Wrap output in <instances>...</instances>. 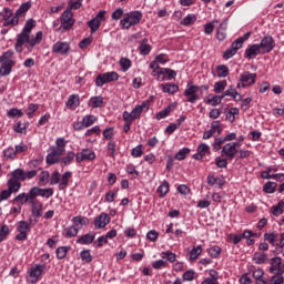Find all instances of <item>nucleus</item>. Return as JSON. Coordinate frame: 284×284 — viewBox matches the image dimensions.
Returning a JSON list of instances; mask_svg holds the SVG:
<instances>
[{"label":"nucleus","mask_w":284,"mask_h":284,"mask_svg":"<svg viewBox=\"0 0 284 284\" xmlns=\"http://www.w3.org/2000/svg\"><path fill=\"white\" fill-rule=\"evenodd\" d=\"M141 19H143V13H141V11H131L124 14L120 24L124 30H130L132 26H139V23H141Z\"/></svg>","instance_id":"f257e3e1"},{"label":"nucleus","mask_w":284,"mask_h":284,"mask_svg":"<svg viewBox=\"0 0 284 284\" xmlns=\"http://www.w3.org/2000/svg\"><path fill=\"white\" fill-rule=\"evenodd\" d=\"M199 92H201V87L189 82L184 90V97H186L189 103H196L203 97V93L199 94Z\"/></svg>","instance_id":"f03ea898"},{"label":"nucleus","mask_w":284,"mask_h":284,"mask_svg":"<svg viewBox=\"0 0 284 284\" xmlns=\"http://www.w3.org/2000/svg\"><path fill=\"white\" fill-rule=\"evenodd\" d=\"M0 21H3V27L8 28V26H19V17L17 13L12 17V9L4 8L0 12Z\"/></svg>","instance_id":"7ed1b4c3"},{"label":"nucleus","mask_w":284,"mask_h":284,"mask_svg":"<svg viewBox=\"0 0 284 284\" xmlns=\"http://www.w3.org/2000/svg\"><path fill=\"white\" fill-rule=\"evenodd\" d=\"M112 81H119V73L116 71L99 74L95 79V85L97 88H103L105 83H112Z\"/></svg>","instance_id":"20e7f679"},{"label":"nucleus","mask_w":284,"mask_h":284,"mask_svg":"<svg viewBox=\"0 0 284 284\" xmlns=\"http://www.w3.org/2000/svg\"><path fill=\"white\" fill-rule=\"evenodd\" d=\"M103 21H105V11H99V13L88 22L92 34L99 31V28H101V23H103Z\"/></svg>","instance_id":"39448f33"},{"label":"nucleus","mask_w":284,"mask_h":284,"mask_svg":"<svg viewBox=\"0 0 284 284\" xmlns=\"http://www.w3.org/2000/svg\"><path fill=\"white\" fill-rule=\"evenodd\" d=\"M274 38H272V36H265L258 44L261 54H267L272 52L274 50Z\"/></svg>","instance_id":"423d86ee"},{"label":"nucleus","mask_w":284,"mask_h":284,"mask_svg":"<svg viewBox=\"0 0 284 284\" xmlns=\"http://www.w3.org/2000/svg\"><path fill=\"white\" fill-rule=\"evenodd\" d=\"M141 114H143L141 106L135 105L131 112L124 111L122 118L126 123H132L136 119H141Z\"/></svg>","instance_id":"0eeeda50"},{"label":"nucleus","mask_w":284,"mask_h":284,"mask_svg":"<svg viewBox=\"0 0 284 284\" xmlns=\"http://www.w3.org/2000/svg\"><path fill=\"white\" fill-rule=\"evenodd\" d=\"M72 17H74V14L70 9L63 11L61 17L62 30H70V28L74 26V19H72Z\"/></svg>","instance_id":"6e6552de"},{"label":"nucleus","mask_w":284,"mask_h":284,"mask_svg":"<svg viewBox=\"0 0 284 284\" xmlns=\"http://www.w3.org/2000/svg\"><path fill=\"white\" fill-rule=\"evenodd\" d=\"M271 274H284V264L283 258L280 256L271 258Z\"/></svg>","instance_id":"1a4fd4ad"},{"label":"nucleus","mask_w":284,"mask_h":284,"mask_svg":"<svg viewBox=\"0 0 284 284\" xmlns=\"http://www.w3.org/2000/svg\"><path fill=\"white\" fill-rule=\"evenodd\" d=\"M95 159L97 154L90 149H82V151L75 156L77 163H81L83 161H94Z\"/></svg>","instance_id":"9d476101"},{"label":"nucleus","mask_w":284,"mask_h":284,"mask_svg":"<svg viewBox=\"0 0 284 284\" xmlns=\"http://www.w3.org/2000/svg\"><path fill=\"white\" fill-rule=\"evenodd\" d=\"M19 234L16 236L17 241H26L28 239V232H30V223L20 221L18 224Z\"/></svg>","instance_id":"9b49d317"},{"label":"nucleus","mask_w":284,"mask_h":284,"mask_svg":"<svg viewBox=\"0 0 284 284\" xmlns=\"http://www.w3.org/2000/svg\"><path fill=\"white\" fill-rule=\"evenodd\" d=\"M67 141L63 138H58L55 140V145L57 146H51L50 150L51 152H53L55 155H58L60 159L61 156H63V153L65 152V145H67Z\"/></svg>","instance_id":"f8f14e48"},{"label":"nucleus","mask_w":284,"mask_h":284,"mask_svg":"<svg viewBox=\"0 0 284 284\" xmlns=\"http://www.w3.org/2000/svg\"><path fill=\"white\" fill-rule=\"evenodd\" d=\"M29 41H30V33L22 31L20 34H18V39H17L14 49L18 52H23V44L29 43Z\"/></svg>","instance_id":"ddd939ff"},{"label":"nucleus","mask_w":284,"mask_h":284,"mask_svg":"<svg viewBox=\"0 0 284 284\" xmlns=\"http://www.w3.org/2000/svg\"><path fill=\"white\" fill-rule=\"evenodd\" d=\"M54 54H68L70 52V43L58 41L52 47Z\"/></svg>","instance_id":"4468645a"},{"label":"nucleus","mask_w":284,"mask_h":284,"mask_svg":"<svg viewBox=\"0 0 284 284\" xmlns=\"http://www.w3.org/2000/svg\"><path fill=\"white\" fill-rule=\"evenodd\" d=\"M237 152L239 150H236L232 143H227L222 148L221 154L222 156H226V159L232 161L234 156H236Z\"/></svg>","instance_id":"2eb2a0df"},{"label":"nucleus","mask_w":284,"mask_h":284,"mask_svg":"<svg viewBox=\"0 0 284 284\" xmlns=\"http://www.w3.org/2000/svg\"><path fill=\"white\" fill-rule=\"evenodd\" d=\"M31 214L36 219H41L43 215V204L40 201H30Z\"/></svg>","instance_id":"dca6fc26"},{"label":"nucleus","mask_w":284,"mask_h":284,"mask_svg":"<svg viewBox=\"0 0 284 284\" xmlns=\"http://www.w3.org/2000/svg\"><path fill=\"white\" fill-rule=\"evenodd\" d=\"M240 81L246 85H254L256 83V73H250V71L241 73Z\"/></svg>","instance_id":"f3484780"},{"label":"nucleus","mask_w":284,"mask_h":284,"mask_svg":"<svg viewBox=\"0 0 284 284\" xmlns=\"http://www.w3.org/2000/svg\"><path fill=\"white\" fill-rule=\"evenodd\" d=\"M160 81H172V79H176V71L169 68L160 69Z\"/></svg>","instance_id":"a211bd4d"},{"label":"nucleus","mask_w":284,"mask_h":284,"mask_svg":"<svg viewBox=\"0 0 284 284\" xmlns=\"http://www.w3.org/2000/svg\"><path fill=\"white\" fill-rule=\"evenodd\" d=\"M205 154H210V145L205 143H200L197 146V153L193 155V159L195 161H201L203 160V156H205Z\"/></svg>","instance_id":"6ab92c4d"},{"label":"nucleus","mask_w":284,"mask_h":284,"mask_svg":"<svg viewBox=\"0 0 284 284\" xmlns=\"http://www.w3.org/2000/svg\"><path fill=\"white\" fill-rule=\"evenodd\" d=\"M44 270H45V266L41 264H38L34 267H32L30 271V278H32L31 283H37V281H39V276L43 274Z\"/></svg>","instance_id":"aec40b11"},{"label":"nucleus","mask_w":284,"mask_h":284,"mask_svg":"<svg viewBox=\"0 0 284 284\" xmlns=\"http://www.w3.org/2000/svg\"><path fill=\"white\" fill-rule=\"evenodd\" d=\"M110 223V215L105 213H101L98 217L94 220V225L97 230H102V227H105Z\"/></svg>","instance_id":"412c9836"},{"label":"nucleus","mask_w":284,"mask_h":284,"mask_svg":"<svg viewBox=\"0 0 284 284\" xmlns=\"http://www.w3.org/2000/svg\"><path fill=\"white\" fill-rule=\"evenodd\" d=\"M162 92L166 93V94H176V92H179V84L175 83H164L160 85Z\"/></svg>","instance_id":"4be33fe9"},{"label":"nucleus","mask_w":284,"mask_h":284,"mask_svg":"<svg viewBox=\"0 0 284 284\" xmlns=\"http://www.w3.org/2000/svg\"><path fill=\"white\" fill-rule=\"evenodd\" d=\"M95 236L97 235L94 233H87V234L80 236L77 240V243H79V245H90V244L94 243Z\"/></svg>","instance_id":"5701e85b"},{"label":"nucleus","mask_w":284,"mask_h":284,"mask_svg":"<svg viewBox=\"0 0 284 284\" xmlns=\"http://www.w3.org/2000/svg\"><path fill=\"white\" fill-rule=\"evenodd\" d=\"M261 54V47L258 44H253L245 51L246 59H254Z\"/></svg>","instance_id":"b1692460"},{"label":"nucleus","mask_w":284,"mask_h":284,"mask_svg":"<svg viewBox=\"0 0 284 284\" xmlns=\"http://www.w3.org/2000/svg\"><path fill=\"white\" fill-rule=\"evenodd\" d=\"M7 185H8L7 190H9L11 194H17V192L21 190V182L12 178L8 180Z\"/></svg>","instance_id":"393cba45"},{"label":"nucleus","mask_w":284,"mask_h":284,"mask_svg":"<svg viewBox=\"0 0 284 284\" xmlns=\"http://www.w3.org/2000/svg\"><path fill=\"white\" fill-rule=\"evenodd\" d=\"M79 105H80L79 95L77 94L70 95L67 102V108H69V110H77Z\"/></svg>","instance_id":"a878e982"},{"label":"nucleus","mask_w":284,"mask_h":284,"mask_svg":"<svg viewBox=\"0 0 284 284\" xmlns=\"http://www.w3.org/2000/svg\"><path fill=\"white\" fill-rule=\"evenodd\" d=\"M253 261L256 265H263V263H267V253L255 252L253 254Z\"/></svg>","instance_id":"bb28decb"},{"label":"nucleus","mask_w":284,"mask_h":284,"mask_svg":"<svg viewBox=\"0 0 284 284\" xmlns=\"http://www.w3.org/2000/svg\"><path fill=\"white\" fill-rule=\"evenodd\" d=\"M276 239H278V233L276 232L264 234V241H267L268 243H271L273 247H276L278 245V241H276Z\"/></svg>","instance_id":"cd10ccee"},{"label":"nucleus","mask_w":284,"mask_h":284,"mask_svg":"<svg viewBox=\"0 0 284 284\" xmlns=\"http://www.w3.org/2000/svg\"><path fill=\"white\" fill-rule=\"evenodd\" d=\"M224 95L232 97L234 101H243V97L241 93L236 92V89L234 87H230L226 91H224Z\"/></svg>","instance_id":"c85d7f7f"},{"label":"nucleus","mask_w":284,"mask_h":284,"mask_svg":"<svg viewBox=\"0 0 284 284\" xmlns=\"http://www.w3.org/2000/svg\"><path fill=\"white\" fill-rule=\"evenodd\" d=\"M71 178H72V172L70 171L64 172L63 175L61 176L59 190H65V187H68V181H70Z\"/></svg>","instance_id":"c756f323"},{"label":"nucleus","mask_w":284,"mask_h":284,"mask_svg":"<svg viewBox=\"0 0 284 284\" xmlns=\"http://www.w3.org/2000/svg\"><path fill=\"white\" fill-rule=\"evenodd\" d=\"M174 110V104H170L164 110L156 113V120L161 121V119H166L170 115V112Z\"/></svg>","instance_id":"7c9ffc66"},{"label":"nucleus","mask_w":284,"mask_h":284,"mask_svg":"<svg viewBox=\"0 0 284 284\" xmlns=\"http://www.w3.org/2000/svg\"><path fill=\"white\" fill-rule=\"evenodd\" d=\"M11 179H14L16 181H26V171L23 169H16L11 173Z\"/></svg>","instance_id":"2f4dec72"},{"label":"nucleus","mask_w":284,"mask_h":284,"mask_svg":"<svg viewBox=\"0 0 284 284\" xmlns=\"http://www.w3.org/2000/svg\"><path fill=\"white\" fill-rule=\"evenodd\" d=\"M79 234V229L74 224L65 229V239H74Z\"/></svg>","instance_id":"473e14b6"},{"label":"nucleus","mask_w":284,"mask_h":284,"mask_svg":"<svg viewBox=\"0 0 284 284\" xmlns=\"http://www.w3.org/2000/svg\"><path fill=\"white\" fill-rule=\"evenodd\" d=\"M43 41V32L39 31L36 33L34 38H29V48H34V45L41 43Z\"/></svg>","instance_id":"72a5a7b5"},{"label":"nucleus","mask_w":284,"mask_h":284,"mask_svg":"<svg viewBox=\"0 0 284 284\" xmlns=\"http://www.w3.org/2000/svg\"><path fill=\"white\" fill-rule=\"evenodd\" d=\"M72 223L75 227H79V225H90V219L85 216H74Z\"/></svg>","instance_id":"f704fd0d"},{"label":"nucleus","mask_w":284,"mask_h":284,"mask_svg":"<svg viewBox=\"0 0 284 284\" xmlns=\"http://www.w3.org/2000/svg\"><path fill=\"white\" fill-rule=\"evenodd\" d=\"M68 252H70V246H60L55 251V256L61 261L68 256Z\"/></svg>","instance_id":"c9c22d12"},{"label":"nucleus","mask_w":284,"mask_h":284,"mask_svg":"<svg viewBox=\"0 0 284 284\" xmlns=\"http://www.w3.org/2000/svg\"><path fill=\"white\" fill-rule=\"evenodd\" d=\"M13 201L16 203H21V205H26V203H30V193H20L19 195H17Z\"/></svg>","instance_id":"e433bc0d"},{"label":"nucleus","mask_w":284,"mask_h":284,"mask_svg":"<svg viewBox=\"0 0 284 284\" xmlns=\"http://www.w3.org/2000/svg\"><path fill=\"white\" fill-rule=\"evenodd\" d=\"M168 192H170V183L168 181H163L158 187V193L160 194V197L163 199Z\"/></svg>","instance_id":"4c0bfd02"},{"label":"nucleus","mask_w":284,"mask_h":284,"mask_svg":"<svg viewBox=\"0 0 284 284\" xmlns=\"http://www.w3.org/2000/svg\"><path fill=\"white\" fill-rule=\"evenodd\" d=\"M152 50V47L150 44H148V40L144 39L141 44L139 45V51L141 54L148 55L150 54Z\"/></svg>","instance_id":"58836bf2"},{"label":"nucleus","mask_w":284,"mask_h":284,"mask_svg":"<svg viewBox=\"0 0 284 284\" xmlns=\"http://www.w3.org/2000/svg\"><path fill=\"white\" fill-rule=\"evenodd\" d=\"M89 105L91 108H102L103 106V97H93L89 100Z\"/></svg>","instance_id":"ea45409f"},{"label":"nucleus","mask_w":284,"mask_h":284,"mask_svg":"<svg viewBox=\"0 0 284 284\" xmlns=\"http://www.w3.org/2000/svg\"><path fill=\"white\" fill-rule=\"evenodd\" d=\"M30 8H32V4L30 2H24L22 3L19 9L16 11V17H21L22 14H26V12H28V10H30Z\"/></svg>","instance_id":"a19ab883"},{"label":"nucleus","mask_w":284,"mask_h":284,"mask_svg":"<svg viewBox=\"0 0 284 284\" xmlns=\"http://www.w3.org/2000/svg\"><path fill=\"white\" fill-rule=\"evenodd\" d=\"M7 116H9V119H21V116H23V111L21 109H17V108H12L8 111Z\"/></svg>","instance_id":"79ce46f5"},{"label":"nucleus","mask_w":284,"mask_h":284,"mask_svg":"<svg viewBox=\"0 0 284 284\" xmlns=\"http://www.w3.org/2000/svg\"><path fill=\"white\" fill-rule=\"evenodd\" d=\"M180 23L181 26H192V23H196V16L194 13H190L182 19Z\"/></svg>","instance_id":"37998d69"},{"label":"nucleus","mask_w":284,"mask_h":284,"mask_svg":"<svg viewBox=\"0 0 284 284\" xmlns=\"http://www.w3.org/2000/svg\"><path fill=\"white\" fill-rule=\"evenodd\" d=\"M227 74H230V68H227V65H225V64L217 65L219 79H225V77H227Z\"/></svg>","instance_id":"c03bdc74"},{"label":"nucleus","mask_w":284,"mask_h":284,"mask_svg":"<svg viewBox=\"0 0 284 284\" xmlns=\"http://www.w3.org/2000/svg\"><path fill=\"white\" fill-rule=\"evenodd\" d=\"M74 158L77 159L74 151L68 152L67 155L61 161L62 165L63 166L70 165V163H72V161H74Z\"/></svg>","instance_id":"a18cd8bd"},{"label":"nucleus","mask_w":284,"mask_h":284,"mask_svg":"<svg viewBox=\"0 0 284 284\" xmlns=\"http://www.w3.org/2000/svg\"><path fill=\"white\" fill-rule=\"evenodd\" d=\"M161 258H166V261H169V263H175L176 262V253H173L172 251L162 252Z\"/></svg>","instance_id":"49530a36"},{"label":"nucleus","mask_w":284,"mask_h":284,"mask_svg":"<svg viewBox=\"0 0 284 284\" xmlns=\"http://www.w3.org/2000/svg\"><path fill=\"white\" fill-rule=\"evenodd\" d=\"M203 253V247L201 245H197L196 247H193L190 252L191 261H196V258H199V256H201V254Z\"/></svg>","instance_id":"de8ad7c7"},{"label":"nucleus","mask_w":284,"mask_h":284,"mask_svg":"<svg viewBox=\"0 0 284 284\" xmlns=\"http://www.w3.org/2000/svg\"><path fill=\"white\" fill-rule=\"evenodd\" d=\"M37 196H41V187H39V186H33V187L29 191L30 201H39V200H37Z\"/></svg>","instance_id":"09e8293b"},{"label":"nucleus","mask_w":284,"mask_h":284,"mask_svg":"<svg viewBox=\"0 0 284 284\" xmlns=\"http://www.w3.org/2000/svg\"><path fill=\"white\" fill-rule=\"evenodd\" d=\"M187 154H190V149L183 148V149H181V150L175 154V159H176L178 161H185V159L187 158Z\"/></svg>","instance_id":"8fccbe9b"},{"label":"nucleus","mask_w":284,"mask_h":284,"mask_svg":"<svg viewBox=\"0 0 284 284\" xmlns=\"http://www.w3.org/2000/svg\"><path fill=\"white\" fill-rule=\"evenodd\" d=\"M95 121H97V116H94V115H85L82 119V123H83L84 128H90V126L94 125Z\"/></svg>","instance_id":"3c124183"},{"label":"nucleus","mask_w":284,"mask_h":284,"mask_svg":"<svg viewBox=\"0 0 284 284\" xmlns=\"http://www.w3.org/2000/svg\"><path fill=\"white\" fill-rule=\"evenodd\" d=\"M37 26V22L33 19H30L26 22L22 32H27V34L32 33V29Z\"/></svg>","instance_id":"603ef678"},{"label":"nucleus","mask_w":284,"mask_h":284,"mask_svg":"<svg viewBox=\"0 0 284 284\" xmlns=\"http://www.w3.org/2000/svg\"><path fill=\"white\" fill-rule=\"evenodd\" d=\"M263 190L264 192H266V194H274V192L276 191V182L265 183Z\"/></svg>","instance_id":"864d4df0"},{"label":"nucleus","mask_w":284,"mask_h":284,"mask_svg":"<svg viewBox=\"0 0 284 284\" xmlns=\"http://www.w3.org/2000/svg\"><path fill=\"white\" fill-rule=\"evenodd\" d=\"M60 158L58 155H55L53 153V151H51L48 155H47V163L48 165H54V163H59Z\"/></svg>","instance_id":"5fc2aeb1"},{"label":"nucleus","mask_w":284,"mask_h":284,"mask_svg":"<svg viewBox=\"0 0 284 284\" xmlns=\"http://www.w3.org/2000/svg\"><path fill=\"white\" fill-rule=\"evenodd\" d=\"M120 65H121L123 72H128V70H130V68H132V61H130V59H128V58H122L120 60Z\"/></svg>","instance_id":"6e6d98bb"},{"label":"nucleus","mask_w":284,"mask_h":284,"mask_svg":"<svg viewBox=\"0 0 284 284\" xmlns=\"http://www.w3.org/2000/svg\"><path fill=\"white\" fill-rule=\"evenodd\" d=\"M131 154L134 159L143 156V145L139 144L138 146L133 148Z\"/></svg>","instance_id":"4d7b16f0"},{"label":"nucleus","mask_w":284,"mask_h":284,"mask_svg":"<svg viewBox=\"0 0 284 284\" xmlns=\"http://www.w3.org/2000/svg\"><path fill=\"white\" fill-rule=\"evenodd\" d=\"M80 257L84 263H92V254L90 253V250H84L80 253Z\"/></svg>","instance_id":"13d9d810"},{"label":"nucleus","mask_w":284,"mask_h":284,"mask_svg":"<svg viewBox=\"0 0 284 284\" xmlns=\"http://www.w3.org/2000/svg\"><path fill=\"white\" fill-rule=\"evenodd\" d=\"M211 131L213 134H221L223 132V128H221V122L220 121H213L211 124Z\"/></svg>","instance_id":"bf43d9fd"},{"label":"nucleus","mask_w":284,"mask_h":284,"mask_svg":"<svg viewBox=\"0 0 284 284\" xmlns=\"http://www.w3.org/2000/svg\"><path fill=\"white\" fill-rule=\"evenodd\" d=\"M225 88H227V80H222L215 83L214 85V90L215 92H223V90H225Z\"/></svg>","instance_id":"052dcab7"},{"label":"nucleus","mask_w":284,"mask_h":284,"mask_svg":"<svg viewBox=\"0 0 284 284\" xmlns=\"http://www.w3.org/2000/svg\"><path fill=\"white\" fill-rule=\"evenodd\" d=\"M223 143H225V140L223 138H216L212 144L214 152H219Z\"/></svg>","instance_id":"680f3d73"},{"label":"nucleus","mask_w":284,"mask_h":284,"mask_svg":"<svg viewBox=\"0 0 284 284\" xmlns=\"http://www.w3.org/2000/svg\"><path fill=\"white\" fill-rule=\"evenodd\" d=\"M209 254L212 258H219V256H221V246H213L209 248Z\"/></svg>","instance_id":"e2e57ef3"},{"label":"nucleus","mask_w":284,"mask_h":284,"mask_svg":"<svg viewBox=\"0 0 284 284\" xmlns=\"http://www.w3.org/2000/svg\"><path fill=\"white\" fill-rule=\"evenodd\" d=\"M116 194H119V190L109 191V192L105 194V201H106L108 203H114V199H116Z\"/></svg>","instance_id":"0e129e2a"},{"label":"nucleus","mask_w":284,"mask_h":284,"mask_svg":"<svg viewBox=\"0 0 284 284\" xmlns=\"http://www.w3.org/2000/svg\"><path fill=\"white\" fill-rule=\"evenodd\" d=\"M194 276H196V272L194 270H189L183 274V281H194Z\"/></svg>","instance_id":"69168bd1"},{"label":"nucleus","mask_w":284,"mask_h":284,"mask_svg":"<svg viewBox=\"0 0 284 284\" xmlns=\"http://www.w3.org/2000/svg\"><path fill=\"white\" fill-rule=\"evenodd\" d=\"M283 283H284L283 274H274L271 277V284H283Z\"/></svg>","instance_id":"338daca9"},{"label":"nucleus","mask_w":284,"mask_h":284,"mask_svg":"<svg viewBox=\"0 0 284 284\" xmlns=\"http://www.w3.org/2000/svg\"><path fill=\"white\" fill-rule=\"evenodd\" d=\"M237 51H235L232 47L226 49L225 52L223 53V59H232L236 54Z\"/></svg>","instance_id":"774afa93"}]
</instances>
